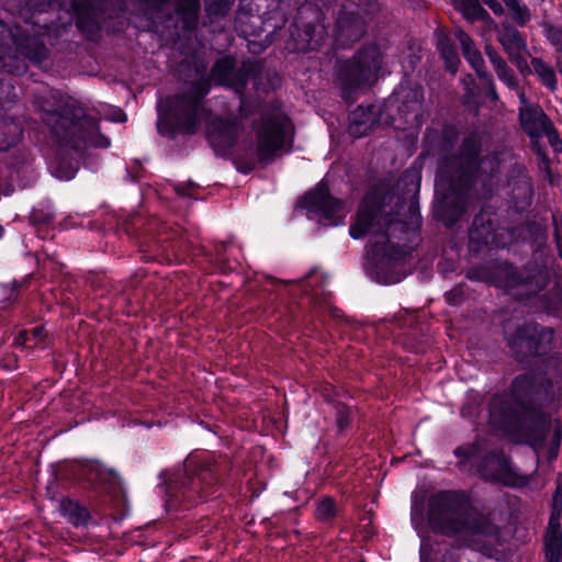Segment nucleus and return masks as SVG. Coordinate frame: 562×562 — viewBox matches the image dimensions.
Wrapping results in <instances>:
<instances>
[{"label":"nucleus","instance_id":"f257e3e1","mask_svg":"<svg viewBox=\"0 0 562 562\" xmlns=\"http://www.w3.org/2000/svg\"><path fill=\"white\" fill-rule=\"evenodd\" d=\"M43 120L57 138L79 150L89 146L108 147L109 138L99 133L97 121L80 108L67 105L63 113L46 112Z\"/></svg>","mask_w":562,"mask_h":562},{"label":"nucleus","instance_id":"f03ea898","mask_svg":"<svg viewBox=\"0 0 562 562\" xmlns=\"http://www.w3.org/2000/svg\"><path fill=\"white\" fill-rule=\"evenodd\" d=\"M292 137V125L286 115L276 111L262 119L257 132L256 156L259 161L272 159Z\"/></svg>","mask_w":562,"mask_h":562},{"label":"nucleus","instance_id":"7ed1b4c3","mask_svg":"<svg viewBox=\"0 0 562 562\" xmlns=\"http://www.w3.org/2000/svg\"><path fill=\"white\" fill-rule=\"evenodd\" d=\"M206 93V90H199L193 95L176 98L172 103L171 113H164L159 106L158 130L161 134L169 131L165 126V121L175 119L177 130L183 133H194L198 130V122L202 116H205V111L200 106L201 98Z\"/></svg>","mask_w":562,"mask_h":562},{"label":"nucleus","instance_id":"20e7f679","mask_svg":"<svg viewBox=\"0 0 562 562\" xmlns=\"http://www.w3.org/2000/svg\"><path fill=\"white\" fill-rule=\"evenodd\" d=\"M519 98L521 102L520 122L525 131L532 137L546 135L555 149H561L558 132L543 111L539 106L528 103L524 93H520Z\"/></svg>","mask_w":562,"mask_h":562},{"label":"nucleus","instance_id":"39448f33","mask_svg":"<svg viewBox=\"0 0 562 562\" xmlns=\"http://www.w3.org/2000/svg\"><path fill=\"white\" fill-rule=\"evenodd\" d=\"M481 474L486 480L496 481L508 486H520L526 483L510 467L504 454L487 457L481 467Z\"/></svg>","mask_w":562,"mask_h":562},{"label":"nucleus","instance_id":"423d86ee","mask_svg":"<svg viewBox=\"0 0 562 562\" xmlns=\"http://www.w3.org/2000/svg\"><path fill=\"white\" fill-rule=\"evenodd\" d=\"M302 204L308 211L321 214L328 220L341 210V203L329 195L328 187L324 182H321L314 191L306 194L302 199Z\"/></svg>","mask_w":562,"mask_h":562},{"label":"nucleus","instance_id":"0eeeda50","mask_svg":"<svg viewBox=\"0 0 562 562\" xmlns=\"http://www.w3.org/2000/svg\"><path fill=\"white\" fill-rule=\"evenodd\" d=\"M237 127L231 121L213 119L207 122V138L216 149L225 148L233 144Z\"/></svg>","mask_w":562,"mask_h":562},{"label":"nucleus","instance_id":"6e6552de","mask_svg":"<svg viewBox=\"0 0 562 562\" xmlns=\"http://www.w3.org/2000/svg\"><path fill=\"white\" fill-rule=\"evenodd\" d=\"M59 513L66 518V522L79 526L90 522V513L86 507L72 499H63L58 505Z\"/></svg>","mask_w":562,"mask_h":562},{"label":"nucleus","instance_id":"1a4fd4ad","mask_svg":"<svg viewBox=\"0 0 562 562\" xmlns=\"http://www.w3.org/2000/svg\"><path fill=\"white\" fill-rule=\"evenodd\" d=\"M375 123L371 109L358 108L352 112L349 124V133L355 137L367 135Z\"/></svg>","mask_w":562,"mask_h":562},{"label":"nucleus","instance_id":"9d476101","mask_svg":"<svg viewBox=\"0 0 562 562\" xmlns=\"http://www.w3.org/2000/svg\"><path fill=\"white\" fill-rule=\"evenodd\" d=\"M501 43L505 50L520 67L525 61L524 54L526 52V43L516 30H507L501 35Z\"/></svg>","mask_w":562,"mask_h":562},{"label":"nucleus","instance_id":"9b49d317","mask_svg":"<svg viewBox=\"0 0 562 562\" xmlns=\"http://www.w3.org/2000/svg\"><path fill=\"white\" fill-rule=\"evenodd\" d=\"M358 66V77L369 80L381 68L380 53L375 48L362 52L359 56Z\"/></svg>","mask_w":562,"mask_h":562},{"label":"nucleus","instance_id":"f8f14e48","mask_svg":"<svg viewBox=\"0 0 562 562\" xmlns=\"http://www.w3.org/2000/svg\"><path fill=\"white\" fill-rule=\"evenodd\" d=\"M454 34L462 46L463 55L467 60L479 76H484V61L479 50L473 47L472 40L462 30H457Z\"/></svg>","mask_w":562,"mask_h":562},{"label":"nucleus","instance_id":"ddd939ff","mask_svg":"<svg viewBox=\"0 0 562 562\" xmlns=\"http://www.w3.org/2000/svg\"><path fill=\"white\" fill-rule=\"evenodd\" d=\"M445 529H422L420 538V562H430L435 552L434 544H438L443 536Z\"/></svg>","mask_w":562,"mask_h":562},{"label":"nucleus","instance_id":"4468645a","mask_svg":"<svg viewBox=\"0 0 562 562\" xmlns=\"http://www.w3.org/2000/svg\"><path fill=\"white\" fill-rule=\"evenodd\" d=\"M373 210L369 209L364 202L357 214L356 222L350 227V235L352 238H360L372 228Z\"/></svg>","mask_w":562,"mask_h":562},{"label":"nucleus","instance_id":"2eb2a0df","mask_svg":"<svg viewBox=\"0 0 562 562\" xmlns=\"http://www.w3.org/2000/svg\"><path fill=\"white\" fill-rule=\"evenodd\" d=\"M389 237L385 234H380L375 237L373 245L370 249L373 259H381L384 261L397 260L400 258V251L395 250L394 246H389Z\"/></svg>","mask_w":562,"mask_h":562},{"label":"nucleus","instance_id":"dca6fc26","mask_svg":"<svg viewBox=\"0 0 562 562\" xmlns=\"http://www.w3.org/2000/svg\"><path fill=\"white\" fill-rule=\"evenodd\" d=\"M562 551L561 529H548L546 533V555L548 562H559Z\"/></svg>","mask_w":562,"mask_h":562},{"label":"nucleus","instance_id":"f3484780","mask_svg":"<svg viewBox=\"0 0 562 562\" xmlns=\"http://www.w3.org/2000/svg\"><path fill=\"white\" fill-rule=\"evenodd\" d=\"M531 66L536 75L540 78V80L549 87L550 89H554L557 86V77L554 70L547 65L541 59L535 58L531 61Z\"/></svg>","mask_w":562,"mask_h":562},{"label":"nucleus","instance_id":"a211bd4d","mask_svg":"<svg viewBox=\"0 0 562 562\" xmlns=\"http://www.w3.org/2000/svg\"><path fill=\"white\" fill-rule=\"evenodd\" d=\"M488 58L494 66L501 80L508 87H515V80L512 70L506 66L505 61L494 52L487 50Z\"/></svg>","mask_w":562,"mask_h":562},{"label":"nucleus","instance_id":"6ab92c4d","mask_svg":"<svg viewBox=\"0 0 562 562\" xmlns=\"http://www.w3.org/2000/svg\"><path fill=\"white\" fill-rule=\"evenodd\" d=\"M458 9L468 20L481 19L485 13L484 9L480 5L477 0H460L458 3Z\"/></svg>","mask_w":562,"mask_h":562},{"label":"nucleus","instance_id":"aec40b11","mask_svg":"<svg viewBox=\"0 0 562 562\" xmlns=\"http://www.w3.org/2000/svg\"><path fill=\"white\" fill-rule=\"evenodd\" d=\"M513 14V20L519 25L527 24L531 19L530 10L527 5L521 3V0H515L513 3L507 5Z\"/></svg>","mask_w":562,"mask_h":562},{"label":"nucleus","instance_id":"412c9836","mask_svg":"<svg viewBox=\"0 0 562 562\" xmlns=\"http://www.w3.org/2000/svg\"><path fill=\"white\" fill-rule=\"evenodd\" d=\"M315 514L321 521H327L337 514V507L335 502L329 497L323 498L317 504Z\"/></svg>","mask_w":562,"mask_h":562},{"label":"nucleus","instance_id":"4be33fe9","mask_svg":"<svg viewBox=\"0 0 562 562\" xmlns=\"http://www.w3.org/2000/svg\"><path fill=\"white\" fill-rule=\"evenodd\" d=\"M440 52L446 60L448 69L454 72L459 64V57L457 53L443 42H440Z\"/></svg>","mask_w":562,"mask_h":562},{"label":"nucleus","instance_id":"5701e85b","mask_svg":"<svg viewBox=\"0 0 562 562\" xmlns=\"http://www.w3.org/2000/svg\"><path fill=\"white\" fill-rule=\"evenodd\" d=\"M546 36L555 46L557 52L560 54L558 58L562 59V30L554 26L546 27Z\"/></svg>","mask_w":562,"mask_h":562},{"label":"nucleus","instance_id":"b1692460","mask_svg":"<svg viewBox=\"0 0 562 562\" xmlns=\"http://www.w3.org/2000/svg\"><path fill=\"white\" fill-rule=\"evenodd\" d=\"M562 510V493H557L553 497V510L550 518L549 527H559L558 517Z\"/></svg>","mask_w":562,"mask_h":562},{"label":"nucleus","instance_id":"393cba45","mask_svg":"<svg viewBox=\"0 0 562 562\" xmlns=\"http://www.w3.org/2000/svg\"><path fill=\"white\" fill-rule=\"evenodd\" d=\"M52 172L56 178L67 181L75 177V175L77 172V168L69 167L67 169H64L61 167V165H57V166L53 167Z\"/></svg>","mask_w":562,"mask_h":562},{"label":"nucleus","instance_id":"a878e982","mask_svg":"<svg viewBox=\"0 0 562 562\" xmlns=\"http://www.w3.org/2000/svg\"><path fill=\"white\" fill-rule=\"evenodd\" d=\"M318 27H313L312 32L315 33ZM306 35L310 37L306 44H301L296 48L299 50H313L319 46L318 41H314L311 35V27L306 31Z\"/></svg>","mask_w":562,"mask_h":562},{"label":"nucleus","instance_id":"bb28decb","mask_svg":"<svg viewBox=\"0 0 562 562\" xmlns=\"http://www.w3.org/2000/svg\"><path fill=\"white\" fill-rule=\"evenodd\" d=\"M231 67H232L231 60L229 59H223V60H220L215 65L214 72L218 74L221 79H224V77L226 76L225 71L228 70Z\"/></svg>","mask_w":562,"mask_h":562},{"label":"nucleus","instance_id":"cd10ccee","mask_svg":"<svg viewBox=\"0 0 562 562\" xmlns=\"http://www.w3.org/2000/svg\"><path fill=\"white\" fill-rule=\"evenodd\" d=\"M496 15H503L504 9L497 0H482Z\"/></svg>","mask_w":562,"mask_h":562},{"label":"nucleus","instance_id":"c85d7f7f","mask_svg":"<svg viewBox=\"0 0 562 562\" xmlns=\"http://www.w3.org/2000/svg\"><path fill=\"white\" fill-rule=\"evenodd\" d=\"M472 530H473L472 536L475 539L495 538L496 537V535H494L493 532H486L488 529H472Z\"/></svg>","mask_w":562,"mask_h":562},{"label":"nucleus","instance_id":"c756f323","mask_svg":"<svg viewBox=\"0 0 562 562\" xmlns=\"http://www.w3.org/2000/svg\"><path fill=\"white\" fill-rule=\"evenodd\" d=\"M183 486H184V483L182 481H180V479L178 476L171 477L169 483H168V490L170 492H173V491H177L179 488H182Z\"/></svg>","mask_w":562,"mask_h":562},{"label":"nucleus","instance_id":"7c9ffc66","mask_svg":"<svg viewBox=\"0 0 562 562\" xmlns=\"http://www.w3.org/2000/svg\"><path fill=\"white\" fill-rule=\"evenodd\" d=\"M113 115H110L109 119L114 122H124L126 120V115L120 109H112Z\"/></svg>","mask_w":562,"mask_h":562},{"label":"nucleus","instance_id":"2f4dec72","mask_svg":"<svg viewBox=\"0 0 562 562\" xmlns=\"http://www.w3.org/2000/svg\"><path fill=\"white\" fill-rule=\"evenodd\" d=\"M42 334H43L42 327H35L31 333V335L35 341L37 340V338H41Z\"/></svg>","mask_w":562,"mask_h":562},{"label":"nucleus","instance_id":"473e14b6","mask_svg":"<svg viewBox=\"0 0 562 562\" xmlns=\"http://www.w3.org/2000/svg\"><path fill=\"white\" fill-rule=\"evenodd\" d=\"M188 9L195 11L198 9L199 0H186Z\"/></svg>","mask_w":562,"mask_h":562},{"label":"nucleus","instance_id":"72a5a7b5","mask_svg":"<svg viewBox=\"0 0 562 562\" xmlns=\"http://www.w3.org/2000/svg\"><path fill=\"white\" fill-rule=\"evenodd\" d=\"M479 550H481L484 554H486V555H488L491 558H493V557L496 558V553H494L493 550H491L487 547H481V548H479Z\"/></svg>","mask_w":562,"mask_h":562},{"label":"nucleus","instance_id":"f704fd0d","mask_svg":"<svg viewBox=\"0 0 562 562\" xmlns=\"http://www.w3.org/2000/svg\"><path fill=\"white\" fill-rule=\"evenodd\" d=\"M443 562H454L452 557H445Z\"/></svg>","mask_w":562,"mask_h":562},{"label":"nucleus","instance_id":"c9c22d12","mask_svg":"<svg viewBox=\"0 0 562 562\" xmlns=\"http://www.w3.org/2000/svg\"><path fill=\"white\" fill-rule=\"evenodd\" d=\"M503 1H504V3H505V4H506V7H507V5H509L510 3H513L515 0H503Z\"/></svg>","mask_w":562,"mask_h":562},{"label":"nucleus","instance_id":"e433bc0d","mask_svg":"<svg viewBox=\"0 0 562 562\" xmlns=\"http://www.w3.org/2000/svg\"><path fill=\"white\" fill-rule=\"evenodd\" d=\"M167 508H169L171 506V499H168L167 501V504H166Z\"/></svg>","mask_w":562,"mask_h":562},{"label":"nucleus","instance_id":"4c0bfd02","mask_svg":"<svg viewBox=\"0 0 562 562\" xmlns=\"http://www.w3.org/2000/svg\"><path fill=\"white\" fill-rule=\"evenodd\" d=\"M338 424H339V427H340V428H342V427H344V422H342V419H340V420L338 422Z\"/></svg>","mask_w":562,"mask_h":562},{"label":"nucleus","instance_id":"58836bf2","mask_svg":"<svg viewBox=\"0 0 562 562\" xmlns=\"http://www.w3.org/2000/svg\"><path fill=\"white\" fill-rule=\"evenodd\" d=\"M401 278L392 279L390 282H398Z\"/></svg>","mask_w":562,"mask_h":562},{"label":"nucleus","instance_id":"ea45409f","mask_svg":"<svg viewBox=\"0 0 562 562\" xmlns=\"http://www.w3.org/2000/svg\"><path fill=\"white\" fill-rule=\"evenodd\" d=\"M2 233H3V229H2V227L0 226V237L2 236Z\"/></svg>","mask_w":562,"mask_h":562},{"label":"nucleus","instance_id":"a19ab883","mask_svg":"<svg viewBox=\"0 0 562 562\" xmlns=\"http://www.w3.org/2000/svg\"><path fill=\"white\" fill-rule=\"evenodd\" d=\"M463 527H470L467 521H463Z\"/></svg>","mask_w":562,"mask_h":562},{"label":"nucleus","instance_id":"79ce46f5","mask_svg":"<svg viewBox=\"0 0 562 562\" xmlns=\"http://www.w3.org/2000/svg\"><path fill=\"white\" fill-rule=\"evenodd\" d=\"M182 497H187L189 498V495H187L186 493L182 494Z\"/></svg>","mask_w":562,"mask_h":562},{"label":"nucleus","instance_id":"37998d69","mask_svg":"<svg viewBox=\"0 0 562 562\" xmlns=\"http://www.w3.org/2000/svg\"><path fill=\"white\" fill-rule=\"evenodd\" d=\"M0 29H3V25H2V24H0Z\"/></svg>","mask_w":562,"mask_h":562}]
</instances>
